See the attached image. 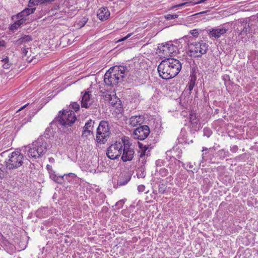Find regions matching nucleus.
Masks as SVG:
<instances>
[{
    "label": "nucleus",
    "instance_id": "obj_1",
    "mask_svg": "<svg viewBox=\"0 0 258 258\" xmlns=\"http://www.w3.org/2000/svg\"><path fill=\"white\" fill-rule=\"evenodd\" d=\"M55 141L54 145L52 146L49 142H46L42 138H39L31 144L23 147L22 150L25 153L27 152L28 157L37 159L43 156L50 148H56L57 146L62 145V141L60 139L58 141L56 139Z\"/></svg>",
    "mask_w": 258,
    "mask_h": 258
},
{
    "label": "nucleus",
    "instance_id": "obj_2",
    "mask_svg": "<svg viewBox=\"0 0 258 258\" xmlns=\"http://www.w3.org/2000/svg\"><path fill=\"white\" fill-rule=\"evenodd\" d=\"M181 69L179 61L175 58L163 60L158 67L159 76L163 79H169L176 76Z\"/></svg>",
    "mask_w": 258,
    "mask_h": 258
},
{
    "label": "nucleus",
    "instance_id": "obj_3",
    "mask_svg": "<svg viewBox=\"0 0 258 258\" xmlns=\"http://www.w3.org/2000/svg\"><path fill=\"white\" fill-rule=\"evenodd\" d=\"M126 68L123 66H114L105 74L104 81L106 85L113 87L122 80L125 75Z\"/></svg>",
    "mask_w": 258,
    "mask_h": 258
},
{
    "label": "nucleus",
    "instance_id": "obj_4",
    "mask_svg": "<svg viewBox=\"0 0 258 258\" xmlns=\"http://www.w3.org/2000/svg\"><path fill=\"white\" fill-rule=\"evenodd\" d=\"M208 45L203 41L191 43L188 46V54L190 56L201 57L208 50Z\"/></svg>",
    "mask_w": 258,
    "mask_h": 258
},
{
    "label": "nucleus",
    "instance_id": "obj_5",
    "mask_svg": "<svg viewBox=\"0 0 258 258\" xmlns=\"http://www.w3.org/2000/svg\"><path fill=\"white\" fill-rule=\"evenodd\" d=\"M23 155L18 151H15L9 155V159L6 161V168L10 170L20 167L23 163Z\"/></svg>",
    "mask_w": 258,
    "mask_h": 258
},
{
    "label": "nucleus",
    "instance_id": "obj_6",
    "mask_svg": "<svg viewBox=\"0 0 258 258\" xmlns=\"http://www.w3.org/2000/svg\"><path fill=\"white\" fill-rule=\"evenodd\" d=\"M177 48L171 43H168L160 46L158 49V54L160 58L165 59L171 58L177 54Z\"/></svg>",
    "mask_w": 258,
    "mask_h": 258
},
{
    "label": "nucleus",
    "instance_id": "obj_7",
    "mask_svg": "<svg viewBox=\"0 0 258 258\" xmlns=\"http://www.w3.org/2000/svg\"><path fill=\"white\" fill-rule=\"evenodd\" d=\"M123 137L121 140L111 144L107 149V156L110 159H115L120 157L123 146Z\"/></svg>",
    "mask_w": 258,
    "mask_h": 258
},
{
    "label": "nucleus",
    "instance_id": "obj_8",
    "mask_svg": "<svg viewBox=\"0 0 258 258\" xmlns=\"http://www.w3.org/2000/svg\"><path fill=\"white\" fill-rule=\"evenodd\" d=\"M110 132L108 123L105 121L100 122L97 131L96 141L98 143L104 144L109 137Z\"/></svg>",
    "mask_w": 258,
    "mask_h": 258
},
{
    "label": "nucleus",
    "instance_id": "obj_9",
    "mask_svg": "<svg viewBox=\"0 0 258 258\" xmlns=\"http://www.w3.org/2000/svg\"><path fill=\"white\" fill-rule=\"evenodd\" d=\"M123 141L121 159L123 162H126L133 159L135 152L131 147L132 144L129 138L127 137H123Z\"/></svg>",
    "mask_w": 258,
    "mask_h": 258
},
{
    "label": "nucleus",
    "instance_id": "obj_10",
    "mask_svg": "<svg viewBox=\"0 0 258 258\" xmlns=\"http://www.w3.org/2000/svg\"><path fill=\"white\" fill-rule=\"evenodd\" d=\"M58 118L60 123L64 126H71L76 120V115L71 110H64L62 112H60Z\"/></svg>",
    "mask_w": 258,
    "mask_h": 258
},
{
    "label": "nucleus",
    "instance_id": "obj_11",
    "mask_svg": "<svg viewBox=\"0 0 258 258\" xmlns=\"http://www.w3.org/2000/svg\"><path fill=\"white\" fill-rule=\"evenodd\" d=\"M46 169L49 174L50 178L55 182L58 183H61L63 181V178L64 176L66 177L68 176H71L72 177H75V174L73 173H70L66 174H65L62 176H58L55 173V171L53 169L52 166L49 165H47Z\"/></svg>",
    "mask_w": 258,
    "mask_h": 258
},
{
    "label": "nucleus",
    "instance_id": "obj_12",
    "mask_svg": "<svg viewBox=\"0 0 258 258\" xmlns=\"http://www.w3.org/2000/svg\"><path fill=\"white\" fill-rule=\"evenodd\" d=\"M150 130L147 125H143L135 129L133 132V136L134 138L143 140L145 139L149 135Z\"/></svg>",
    "mask_w": 258,
    "mask_h": 258
},
{
    "label": "nucleus",
    "instance_id": "obj_13",
    "mask_svg": "<svg viewBox=\"0 0 258 258\" xmlns=\"http://www.w3.org/2000/svg\"><path fill=\"white\" fill-rule=\"evenodd\" d=\"M228 29L224 26H220L213 28L209 31V35L210 37L219 38L224 35L227 31Z\"/></svg>",
    "mask_w": 258,
    "mask_h": 258
},
{
    "label": "nucleus",
    "instance_id": "obj_14",
    "mask_svg": "<svg viewBox=\"0 0 258 258\" xmlns=\"http://www.w3.org/2000/svg\"><path fill=\"white\" fill-rule=\"evenodd\" d=\"M90 92H85L83 95L81 100V106L86 108H88L92 103L93 100L91 98Z\"/></svg>",
    "mask_w": 258,
    "mask_h": 258
},
{
    "label": "nucleus",
    "instance_id": "obj_15",
    "mask_svg": "<svg viewBox=\"0 0 258 258\" xmlns=\"http://www.w3.org/2000/svg\"><path fill=\"white\" fill-rule=\"evenodd\" d=\"M139 146L140 148V150L138 152L139 160L142 164H144L146 162V158L149 156L148 153L146 152L148 147L146 146H143L140 143H139Z\"/></svg>",
    "mask_w": 258,
    "mask_h": 258
},
{
    "label": "nucleus",
    "instance_id": "obj_16",
    "mask_svg": "<svg viewBox=\"0 0 258 258\" xmlns=\"http://www.w3.org/2000/svg\"><path fill=\"white\" fill-rule=\"evenodd\" d=\"M144 121V117L142 115H135L132 116L128 121L129 124L132 126L141 125Z\"/></svg>",
    "mask_w": 258,
    "mask_h": 258
},
{
    "label": "nucleus",
    "instance_id": "obj_17",
    "mask_svg": "<svg viewBox=\"0 0 258 258\" xmlns=\"http://www.w3.org/2000/svg\"><path fill=\"white\" fill-rule=\"evenodd\" d=\"M110 15V12L106 8H101L98 10L97 12V17L101 21L107 20Z\"/></svg>",
    "mask_w": 258,
    "mask_h": 258
},
{
    "label": "nucleus",
    "instance_id": "obj_18",
    "mask_svg": "<svg viewBox=\"0 0 258 258\" xmlns=\"http://www.w3.org/2000/svg\"><path fill=\"white\" fill-rule=\"evenodd\" d=\"M181 163L180 161L177 160L174 158L171 159L170 162L168 165L170 173L172 174L174 173L176 170H178Z\"/></svg>",
    "mask_w": 258,
    "mask_h": 258
},
{
    "label": "nucleus",
    "instance_id": "obj_19",
    "mask_svg": "<svg viewBox=\"0 0 258 258\" xmlns=\"http://www.w3.org/2000/svg\"><path fill=\"white\" fill-rule=\"evenodd\" d=\"M28 8L25 9L23 11L21 12L18 14L19 17L25 16L26 17L28 15L32 14L35 10V8L34 7H29L28 6Z\"/></svg>",
    "mask_w": 258,
    "mask_h": 258
},
{
    "label": "nucleus",
    "instance_id": "obj_20",
    "mask_svg": "<svg viewBox=\"0 0 258 258\" xmlns=\"http://www.w3.org/2000/svg\"><path fill=\"white\" fill-rule=\"evenodd\" d=\"M115 95L116 94L114 91L112 93V94L106 93L105 94L103 95L104 100L109 102L111 100H112V99L113 98L115 99Z\"/></svg>",
    "mask_w": 258,
    "mask_h": 258
},
{
    "label": "nucleus",
    "instance_id": "obj_21",
    "mask_svg": "<svg viewBox=\"0 0 258 258\" xmlns=\"http://www.w3.org/2000/svg\"><path fill=\"white\" fill-rule=\"evenodd\" d=\"M46 0H30L28 6L29 7H35L39 4H41L44 3Z\"/></svg>",
    "mask_w": 258,
    "mask_h": 258
},
{
    "label": "nucleus",
    "instance_id": "obj_22",
    "mask_svg": "<svg viewBox=\"0 0 258 258\" xmlns=\"http://www.w3.org/2000/svg\"><path fill=\"white\" fill-rule=\"evenodd\" d=\"M196 79L191 78L186 87V89L190 92L194 88L195 84Z\"/></svg>",
    "mask_w": 258,
    "mask_h": 258
},
{
    "label": "nucleus",
    "instance_id": "obj_23",
    "mask_svg": "<svg viewBox=\"0 0 258 258\" xmlns=\"http://www.w3.org/2000/svg\"><path fill=\"white\" fill-rule=\"evenodd\" d=\"M94 122L92 120H90L87 122H86L84 127V129L87 130H91L93 131V125Z\"/></svg>",
    "mask_w": 258,
    "mask_h": 258
},
{
    "label": "nucleus",
    "instance_id": "obj_24",
    "mask_svg": "<svg viewBox=\"0 0 258 258\" xmlns=\"http://www.w3.org/2000/svg\"><path fill=\"white\" fill-rule=\"evenodd\" d=\"M109 103L114 107H117L118 105H120V100L117 97L115 96V99L114 98L112 99Z\"/></svg>",
    "mask_w": 258,
    "mask_h": 258
},
{
    "label": "nucleus",
    "instance_id": "obj_25",
    "mask_svg": "<svg viewBox=\"0 0 258 258\" xmlns=\"http://www.w3.org/2000/svg\"><path fill=\"white\" fill-rule=\"evenodd\" d=\"M189 120L192 124H195L197 123L198 119L197 115L195 113H191L189 115Z\"/></svg>",
    "mask_w": 258,
    "mask_h": 258
},
{
    "label": "nucleus",
    "instance_id": "obj_26",
    "mask_svg": "<svg viewBox=\"0 0 258 258\" xmlns=\"http://www.w3.org/2000/svg\"><path fill=\"white\" fill-rule=\"evenodd\" d=\"M15 17L17 19H18V20L16 21L17 22V23H19L20 26L24 24L26 20L25 16H22L21 17H19L18 14L15 16Z\"/></svg>",
    "mask_w": 258,
    "mask_h": 258
},
{
    "label": "nucleus",
    "instance_id": "obj_27",
    "mask_svg": "<svg viewBox=\"0 0 258 258\" xmlns=\"http://www.w3.org/2000/svg\"><path fill=\"white\" fill-rule=\"evenodd\" d=\"M15 17L17 19H18V20L16 21L17 22V23H19L20 26L24 24L26 20L25 16H22L21 17H19L18 14L15 16Z\"/></svg>",
    "mask_w": 258,
    "mask_h": 258
},
{
    "label": "nucleus",
    "instance_id": "obj_28",
    "mask_svg": "<svg viewBox=\"0 0 258 258\" xmlns=\"http://www.w3.org/2000/svg\"><path fill=\"white\" fill-rule=\"evenodd\" d=\"M2 61L4 62V64H3V67L4 69H8L10 68L11 65L9 63V59L8 57H6V58L3 59L2 60Z\"/></svg>",
    "mask_w": 258,
    "mask_h": 258
},
{
    "label": "nucleus",
    "instance_id": "obj_29",
    "mask_svg": "<svg viewBox=\"0 0 258 258\" xmlns=\"http://www.w3.org/2000/svg\"><path fill=\"white\" fill-rule=\"evenodd\" d=\"M159 174L162 176H166L168 174V171L165 168H161L159 170Z\"/></svg>",
    "mask_w": 258,
    "mask_h": 258
},
{
    "label": "nucleus",
    "instance_id": "obj_30",
    "mask_svg": "<svg viewBox=\"0 0 258 258\" xmlns=\"http://www.w3.org/2000/svg\"><path fill=\"white\" fill-rule=\"evenodd\" d=\"M20 26L19 25V23H17V21L14 22L10 27V30L11 31H15L17 30Z\"/></svg>",
    "mask_w": 258,
    "mask_h": 258
},
{
    "label": "nucleus",
    "instance_id": "obj_31",
    "mask_svg": "<svg viewBox=\"0 0 258 258\" xmlns=\"http://www.w3.org/2000/svg\"><path fill=\"white\" fill-rule=\"evenodd\" d=\"M201 31L199 29H194L190 31V34L194 37H197Z\"/></svg>",
    "mask_w": 258,
    "mask_h": 258
},
{
    "label": "nucleus",
    "instance_id": "obj_32",
    "mask_svg": "<svg viewBox=\"0 0 258 258\" xmlns=\"http://www.w3.org/2000/svg\"><path fill=\"white\" fill-rule=\"evenodd\" d=\"M93 134V131L91 130H87L84 129L83 132L82 136L87 137L88 136H91Z\"/></svg>",
    "mask_w": 258,
    "mask_h": 258
},
{
    "label": "nucleus",
    "instance_id": "obj_33",
    "mask_svg": "<svg viewBox=\"0 0 258 258\" xmlns=\"http://www.w3.org/2000/svg\"><path fill=\"white\" fill-rule=\"evenodd\" d=\"M71 107L73 109L74 111H77L79 110L80 106L77 102H73L71 104Z\"/></svg>",
    "mask_w": 258,
    "mask_h": 258
},
{
    "label": "nucleus",
    "instance_id": "obj_34",
    "mask_svg": "<svg viewBox=\"0 0 258 258\" xmlns=\"http://www.w3.org/2000/svg\"><path fill=\"white\" fill-rule=\"evenodd\" d=\"M212 131L209 128H205L204 129V135L207 136V137H209L212 135Z\"/></svg>",
    "mask_w": 258,
    "mask_h": 258
},
{
    "label": "nucleus",
    "instance_id": "obj_35",
    "mask_svg": "<svg viewBox=\"0 0 258 258\" xmlns=\"http://www.w3.org/2000/svg\"><path fill=\"white\" fill-rule=\"evenodd\" d=\"M87 21V19L84 17L81 21H79L78 23L77 24L78 25V26L80 27H82L85 25V24L86 23Z\"/></svg>",
    "mask_w": 258,
    "mask_h": 258
},
{
    "label": "nucleus",
    "instance_id": "obj_36",
    "mask_svg": "<svg viewBox=\"0 0 258 258\" xmlns=\"http://www.w3.org/2000/svg\"><path fill=\"white\" fill-rule=\"evenodd\" d=\"M177 17H178V15H176V14H174V15L168 14L165 16V19L167 20L174 19L177 18Z\"/></svg>",
    "mask_w": 258,
    "mask_h": 258
},
{
    "label": "nucleus",
    "instance_id": "obj_37",
    "mask_svg": "<svg viewBox=\"0 0 258 258\" xmlns=\"http://www.w3.org/2000/svg\"><path fill=\"white\" fill-rule=\"evenodd\" d=\"M6 176V172L0 168V179H2Z\"/></svg>",
    "mask_w": 258,
    "mask_h": 258
},
{
    "label": "nucleus",
    "instance_id": "obj_38",
    "mask_svg": "<svg viewBox=\"0 0 258 258\" xmlns=\"http://www.w3.org/2000/svg\"><path fill=\"white\" fill-rule=\"evenodd\" d=\"M165 190V188L163 184L160 185L159 187V192L161 194H163Z\"/></svg>",
    "mask_w": 258,
    "mask_h": 258
},
{
    "label": "nucleus",
    "instance_id": "obj_39",
    "mask_svg": "<svg viewBox=\"0 0 258 258\" xmlns=\"http://www.w3.org/2000/svg\"><path fill=\"white\" fill-rule=\"evenodd\" d=\"M138 190L139 192H144L145 190V186L144 185H140L138 186Z\"/></svg>",
    "mask_w": 258,
    "mask_h": 258
},
{
    "label": "nucleus",
    "instance_id": "obj_40",
    "mask_svg": "<svg viewBox=\"0 0 258 258\" xmlns=\"http://www.w3.org/2000/svg\"><path fill=\"white\" fill-rule=\"evenodd\" d=\"M6 43L4 40L0 41V50H2L6 47Z\"/></svg>",
    "mask_w": 258,
    "mask_h": 258
},
{
    "label": "nucleus",
    "instance_id": "obj_41",
    "mask_svg": "<svg viewBox=\"0 0 258 258\" xmlns=\"http://www.w3.org/2000/svg\"><path fill=\"white\" fill-rule=\"evenodd\" d=\"M131 35H132V33H129L126 36L117 40V42H121V41H124L126 39H127L128 38H129Z\"/></svg>",
    "mask_w": 258,
    "mask_h": 258
},
{
    "label": "nucleus",
    "instance_id": "obj_42",
    "mask_svg": "<svg viewBox=\"0 0 258 258\" xmlns=\"http://www.w3.org/2000/svg\"><path fill=\"white\" fill-rule=\"evenodd\" d=\"M76 177V174H75V177H72L71 176H68L67 177H66V176H64L63 178V180L66 179V180H67L69 182H71L72 181V180L74 179Z\"/></svg>",
    "mask_w": 258,
    "mask_h": 258
},
{
    "label": "nucleus",
    "instance_id": "obj_43",
    "mask_svg": "<svg viewBox=\"0 0 258 258\" xmlns=\"http://www.w3.org/2000/svg\"><path fill=\"white\" fill-rule=\"evenodd\" d=\"M156 164L157 166H161L163 165V161L162 160H158L156 162Z\"/></svg>",
    "mask_w": 258,
    "mask_h": 258
},
{
    "label": "nucleus",
    "instance_id": "obj_44",
    "mask_svg": "<svg viewBox=\"0 0 258 258\" xmlns=\"http://www.w3.org/2000/svg\"><path fill=\"white\" fill-rule=\"evenodd\" d=\"M238 150V147L237 146H233L231 148V151L232 152H235Z\"/></svg>",
    "mask_w": 258,
    "mask_h": 258
},
{
    "label": "nucleus",
    "instance_id": "obj_45",
    "mask_svg": "<svg viewBox=\"0 0 258 258\" xmlns=\"http://www.w3.org/2000/svg\"><path fill=\"white\" fill-rule=\"evenodd\" d=\"M207 0H200L197 2H194V3H192V5H197V4H201V3H203L204 2H205V1H206Z\"/></svg>",
    "mask_w": 258,
    "mask_h": 258
},
{
    "label": "nucleus",
    "instance_id": "obj_46",
    "mask_svg": "<svg viewBox=\"0 0 258 258\" xmlns=\"http://www.w3.org/2000/svg\"><path fill=\"white\" fill-rule=\"evenodd\" d=\"M187 3H181V4H178V5H176V6H178V7H182V6L186 5Z\"/></svg>",
    "mask_w": 258,
    "mask_h": 258
},
{
    "label": "nucleus",
    "instance_id": "obj_47",
    "mask_svg": "<svg viewBox=\"0 0 258 258\" xmlns=\"http://www.w3.org/2000/svg\"><path fill=\"white\" fill-rule=\"evenodd\" d=\"M123 202L122 201H120L117 203V205H122L123 204Z\"/></svg>",
    "mask_w": 258,
    "mask_h": 258
},
{
    "label": "nucleus",
    "instance_id": "obj_48",
    "mask_svg": "<svg viewBox=\"0 0 258 258\" xmlns=\"http://www.w3.org/2000/svg\"><path fill=\"white\" fill-rule=\"evenodd\" d=\"M28 104H26V105H24L23 106H22V107H21V108L19 109V111H20V110H21L23 109V108H24L25 107H26V106L27 105H28Z\"/></svg>",
    "mask_w": 258,
    "mask_h": 258
},
{
    "label": "nucleus",
    "instance_id": "obj_49",
    "mask_svg": "<svg viewBox=\"0 0 258 258\" xmlns=\"http://www.w3.org/2000/svg\"><path fill=\"white\" fill-rule=\"evenodd\" d=\"M49 160L50 162H53L54 161V159L53 158H49Z\"/></svg>",
    "mask_w": 258,
    "mask_h": 258
},
{
    "label": "nucleus",
    "instance_id": "obj_50",
    "mask_svg": "<svg viewBox=\"0 0 258 258\" xmlns=\"http://www.w3.org/2000/svg\"><path fill=\"white\" fill-rule=\"evenodd\" d=\"M177 7H178V6H176V5H174L171 7V9H174Z\"/></svg>",
    "mask_w": 258,
    "mask_h": 258
},
{
    "label": "nucleus",
    "instance_id": "obj_51",
    "mask_svg": "<svg viewBox=\"0 0 258 258\" xmlns=\"http://www.w3.org/2000/svg\"><path fill=\"white\" fill-rule=\"evenodd\" d=\"M189 168H192V166L191 164H190V165H189Z\"/></svg>",
    "mask_w": 258,
    "mask_h": 258
},
{
    "label": "nucleus",
    "instance_id": "obj_52",
    "mask_svg": "<svg viewBox=\"0 0 258 258\" xmlns=\"http://www.w3.org/2000/svg\"><path fill=\"white\" fill-rule=\"evenodd\" d=\"M204 154H203V159H204V160H206V159H205V157L204 156Z\"/></svg>",
    "mask_w": 258,
    "mask_h": 258
},
{
    "label": "nucleus",
    "instance_id": "obj_53",
    "mask_svg": "<svg viewBox=\"0 0 258 258\" xmlns=\"http://www.w3.org/2000/svg\"><path fill=\"white\" fill-rule=\"evenodd\" d=\"M206 150H207V148H203V151H204Z\"/></svg>",
    "mask_w": 258,
    "mask_h": 258
},
{
    "label": "nucleus",
    "instance_id": "obj_54",
    "mask_svg": "<svg viewBox=\"0 0 258 258\" xmlns=\"http://www.w3.org/2000/svg\"><path fill=\"white\" fill-rule=\"evenodd\" d=\"M180 157H181V155H178V158H180Z\"/></svg>",
    "mask_w": 258,
    "mask_h": 258
}]
</instances>
